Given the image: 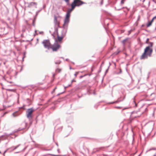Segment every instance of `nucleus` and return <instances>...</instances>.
<instances>
[{
  "mask_svg": "<svg viewBox=\"0 0 156 156\" xmlns=\"http://www.w3.org/2000/svg\"><path fill=\"white\" fill-rule=\"evenodd\" d=\"M153 50L149 46L147 47L144 50V51L140 57V59H144L147 58V56H151L152 52Z\"/></svg>",
  "mask_w": 156,
  "mask_h": 156,
  "instance_id": "obj_1",
  "label": "nucleus"
},
{
  "mask_svg": "<svg viewBox=\"0 0 156 156\" xmlns=\"http://www.w3.org/2000/svg\"><path fill=\"white\" fill-rule=\"evenodd\" d=\"M84 3L80 0H74L73 2L71 4V9H69L72 11L75 8L76 6H78L81 5Z\"/></svg>",
  "mask_w": 156,
  "mask_h": 156,
  "instance_id": "obj_2",
  "label": "nucleus"
},
{
  "mask_svg": "<svg viewBox=\"0 0 156 156\" xmlns=\"http://www.w3.org/2000/svg\"><path fill=\"white\" fill-rule=\"evenodd\" d=\"M71 12V11L69 9L68 10L66 14L65 20H64V23L63 25V27H65L66 26H67L69 21L70 14Z\"/></svg>",
  "mask_w": 156,
  "mask_h": 156,
  "instance_id": "obj_3",
  "label": "nucleus"
},
{
  "mask_svg": "<svg viewBox=\"0 0 156 156\" xmlns=\"http://www.w3.org/2000/svg\"><path fill=\"white\" fill-rule=\"evenodd\" d=\"M42 43L45 48H47L48 50L50 49L51 44L49 40H44L43 41Z\"/></svg>",
  "mask_w": 156,
  "mask_h": 156,
  "instance_id": "obj_4",
  "label": "nucleus"
},
{
  "mask_svg": "<svg viewBox=\"0 0 156 156\" xmlns=\"http://www.w3.org/2000/svg\"><path fill=\"white\" fill-rule=\"evenodd\" d=\"M61 47V46L57 43H55L51 44L50 49H51L53 51H57Z\"/></svg>",
  "mask_w": 156,
  "mask_h": 156,
  "instance_id": "obj_5",
  "label": "nucleus"
},
{
  "mask_svg": "<svg viewBox=\"0 0 156 156\" xmlns=\"http://www.w3.org/2000/svg\"><path fill=\"white\" fill-rule=\"evenodd\" d=\"M34 110L32 108L28 109L26 112L27 116L29 119H31L32 118V114L34 111Z\"/></svg>",
  "mask_w": 156,
  "mask_h": 156,
  "instance_id": "obj_6",
  "label": "nucleus"
},
{
  "mask_svg": "<svg viewBox=\"0 0 156 156\" xmlns=\"http://www.w3.org/2000/svg\"><path fill=\"white\" fill-rule=\"evenodd\" d=\"M54 22L55 25L57 27H59V22L58 21L57 17L55 16L54 17Z\"/></svg>",
  "mask_w": 156,
  "mask_h": 156,
  "instance_id": "obj_7",
  "label": "nucleus"
},
{
  "mask_svg": "<svg viewBox=\"0 0 156 156\" xmlns=\"http://www.w3.org/2000/svg\"><path fill=\"white\" fill-rule=\"evenodd\" d=\"M22 125H23L24 126L23 127H20L19 128V129L18 130V131H19L22 130H23L24 129H25L26 126V124L25 123H23L21 124Z\"/></svg>",
  "mask_w": 156,
  "mask_h": 156,
  "instance_id": "obj_8",
  "label": "nucleus"
},
{
  "mask_svg": "<svg viewBox=\"0 0 156 156\" xmlns=\"http://www.w3.org/2000/svg\"><path fill=\"white\" fill-rule=\"evenodd\" d=\"M65 35H63L61 36H59L58 34L57 35L58 41L60 42L62 40L63 38L64 37Z\"/></svg>",
  "mask_w": 156,
  "mask_h": 156,
  "instance_id": "obj_9",
  "label": "nucleus"
},
{
  "mask_svg": "<svg viewBox=\"0 0 156 156\" xmlns=\"http://www.w3.org/2000/svg\"><path fill=\"white\" fill-rule=\"evenodd\" d=\"M36 5V3L34 2H32L30 3L28 5V7L29 8H30L31 7V6L34 5Z\"/></svg>",
  "mask_w": 156,
  "mask_h": 156,
  "instance_id": "obj_10",
  "label": "nucleus"
},
{
  "mask_svg": "<svg viewBox=\"0 0 156 156\" xmlns=\"http://www.w3.org/2000/svg\"><path fill=\"white\" fill-rule=\"evenodd\" d=\"M153 20H154L152 19L151 21L149 22L148 23L147 25V27H149L151 26V25L152 24V22L153 21Z\"/></svg>",
  "mask_w": 156,
  "mask_h": 156,
  "instance_id": "obj_11",
  "label": "nucleus"
},
{
  "mask_svg": "<svg viewBox=\"0 0 156 156\" xmlns=\"http://www.w3.org/2000/svg\"><path fill=\"white\" fill-rule=\"evenodd\" d=\"M128 40V39L126 38L125 40H124L122 41V43L123 44V45H124L125 43L126 42V41Z\"/></svg>",
  "mask_w": 156,
  "mask_h": 156,
  "instance_id": "obj_12",
  "label": "nucleus"
},
{
  "mask_svg": "<svg viewBox=\"0 0 156 156\" xmlns=\"http://www.w3.org/2000/svg\"><path fill=\"white\" fill-rule=\"evenodd\" d=\"M61 69L59 68L56 69V71L57 72L60 73L61 71Z\"/></svg>",
  "mask_w": 156,
  "mask_h": 156,
  "instance_id": "obj_13",
  "label": "nucleus"
},
{
  "mask_svg": "<svg viewBox=\"0 0 156 156\" xmlns=\"http://www.w3.org/2000/svg\"><path fill=\"white\" fill-rule=\"evenodd\" d=\"M16 112H14L13 113V115L14 117H16L18 115L16 114Z\"/></svg>",
  "mask_w": 156,
  "mask_h": 156,
  "instance_id": "obj_14",
  "label": "nucleus"
},
{
  "mask_svg": "<svg viewBox=\"0 0 156 156\" xmlns=\"http://www.w3.org/2000/svg\"><path fill=\"white\" fill-rule=\"evenodd\" d=\"M125 1V0H122L121 2V4H124Z\"/></svg>",
  "mask_w": 156,
  "mask_h": 156,
  "instance_id": "obj_15",
  "label": "nucleus"
},
{
  "mask_svg": "<svg viewBox=\"0 0 156 156\" xmlns=\"http://www.w3.org/2000/svg\"><path fill=\"white\" fill-rule=\"evenodd\" d=\"M57 87H55L54 89L53 90V91H52V93H53L55 92V90L57 89Z\"/></svg>",
  "mask_w": 156,
  "mask_h": 156,
  "instance_id": "obj_16",
  "label": "nucleus"
},
{
  "mask_svg": "<svg viewBox=\"0 0 156 156\" xmlns=\"http://www.w3.org/2000/svg\"><path fill=\"white\" fill-rule=\"evenodd\" d=\"M79 73V72H76L75 74V76L76 77V76L77 75H78V74Z\"/></svg>",
  "mask_w": 156,
  "mask_h": 156,
  "instance_id": "obj_17",
  "label": "nucleus"
},
{
  "mask_svg": "<svg viewBox=\"0 0 156 156\" xmlns=\"http://www.w3.org/2000/svg\"><path fill=\"white\" fill-rule=\"evenodd\" d=\"M149 41V39L148 38H147V39L146 43L147 44L148 43Z\"/></svg>",
  "mask_w": 156,
  "mask_h": 156,
  "instance_id": "obj_18",
  "label": "nucleus"
},
{
  "mask_svg": "<svg viewBox=\"0 0 156 156\" xmlns=\"http://www.w3.org/2000/svg\"><path fill=\"white\" fill-rule=\"evenodd\" d=\"M76 80H75L74 79H73V80H72V81H71V83H73V82H76Z\"/></svg>",
  "mask_w": 156,
  "mask_h": 156,
  "instance_id": "obj_19",
  "label": "nucleus"
},
{
  "mask_svg": "<svg viewBox=\"0 0 156 156\" xmlns=\"http://www.w3.org/2000/svg\"><path fill=\"white\" fill-rule=\"evenodd\" d=\"M80 89V88H79V87H76V90H78V89Z\"/></svg>",
  "mask_w": 156,
  "mask_h": 156,
  "instance_id": "obj_20",
  "label": "nucleus"
},
{
  "mask_svg": "<svg viewBox=\"0 0 156 156\" xmlns=\"http://www.w3.org/2000/svg\"><path fill=\"white\" fill-rule=\"evenodd\" d=\"M153 43H150V46L151 47H152L153 46Z\"/></svg>",
  "mask_w": 156,
  "mask_h": 156,
  "instance_id": "obj_21",
  "label": "nucleus"
},
{
  "mask_svg": "<svg viewBox=\"0 0 156 156\" xmlns=\"http://www.w3.org/2000/svg\"><path fill=\"white\" fill-rule=\"evenodd\" d=\"M156 19V16L154 17L152 19L154 20V19Z\"/></svg>",
  "mask_w": 156,
  "mask_h": 156,
  "instance_id": "obj_22",
  "label": "nucleus"
},
{
  "mask_svg": "<svg viewBox=\"0 0 156 156\" xmlns=\"http://www.w3.org/2000/svg\"><path fill=\"white\" fill-rule=\"evenodd\" d=\"M119 53V52H117V53H116V52H115L114 54H115V55H117V54H118Z\"/></svg>",
  "mask_w": 156,
  "mask_h": 156,
  "instance_id": "obj_23",
  "label": "nucleus"
},
{
  "mask_svg": "<svg viewBox=\"0 0 156 156\" xmlns=\"http://www.w3.org/2000/svg\"><path fill=\"white\" fill-rule=\"evenodd\" d=\"M70 86H71V85H69L68 86H67V87H65V88H67V87H69Z\"/></svg>",
  "mask_w": 156,
  "mask_h": 156,
  "instance_id": "obj_24",
  "label": "nucleus"
},
{
  "mask_svg": "<svg viewBox=\"0 0 156 156\" xmlns=\"http://www.w3.org/2000/svg\"><path fill=\"white\" fill-rule=\"evenodd\" d=\"M116 108L119 109H121V107H117Z\"/></svg>",
  "mask_w": 156,
  "mask_h": 156,
  "instance_id": "obj_25",
  "label": "nucleus"
},
{
  "mask_svg": "<svg viewBox=\"0 0 156 156\" xmlns=\"http://www.w3.org/2000/svg\"><path fill=\"white\" fill-rule=\"evenodd\" d=\"M66 2H69V0H64Z\"/></svg>",
  "mask_w": 156,
  "mask_h": 156,
  "instance_id": "obj_26",
  "label": "nucleus"
},
{
  "mask_svg": "<svg viewBox=\"0 0 156 156\" xmlns=\"http://www.w3.org/2000/svg\"><path fill=\"white\" fill-rule=\"evenodd\" d=\"M140 19V17L139 16L138 18V20H139Z\"/></svg>",
  "mask_w": 156,
  "mask_h": 156,
  "instance_id": "obj_27",
  "label": "nucleus"
},
{
  "mask_svg": "<svg viewBox=\"0 0 156 156\" xmlns=\"http://www.w3.org/2000/svg\"><path fill=\"white\" fill-rule=\"evenodd\" d=\"M55 63L56 64H60V62H55Z\"/></svg>",
  "mask_w": 156,
  "mask_h": 156,
  "instance_id": "obj_28",
  "label": "nucleus"
},
{
  "mask_svg": "<svg viewBox=\"0 0 156 156\" xmlns=\"http://www.w3.org/2000/svg\"><path fill=\"white\" fill-rule=\"evenodd\" d=\"M9 90V91H13V90Z\"/></svg>",
  "mask_w": 156,
  "mask_h": 156,
  "instance_id": "obj_29",
  "label": "nucleus"
},
{
  "mask_svg": "<svg viewBox=\"0 0 156 156\" xmlns=\"http://www.w3.org/2000/svg\"><path fill=\"white\" fill-rule=\"evenodd\" d=\"M126 109V108H124L122 110V111H123L124 110V109Z\"/></svg>",
  "mask_w": 156,
  "mask_h": 156,
  "instance_id": "obj_30",
  "label": "nucleus"
},
{
  "mask_svg": "<svg viewBox=\"0 0 156 156\" xmlns=\"http://www.w3.org/2000/svg\"><path fill=\"white\" fill-rule=\"evenodd\" d=\"M6 151H5V152H4V153H5V152H6Z\"/></svg>",
  "mask_w": 156,
  "mask_h": 156,
  "instance_id": "obj_31",
  "label": "nucleus"
},
{
  "mask_svg": "<svg viewBox=\"0 0 156 156\" xmlns=\"http://www.w3.org/2000/svg\"><path fill=\"white\" fill-rule=\"evenodd\" d=\"M1 153V151H0V153Z\"/></svg>",
  "mask_w": 156,
  "mask_h": 156,
  "instance_id": "obj_32",
  "label": "nucleus"
}]
</instances>
